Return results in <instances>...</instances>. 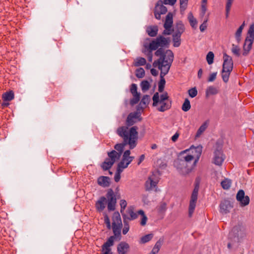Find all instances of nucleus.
<instances>
[{
    "label": "nucleus",
    "instance_id": "f257e3e1",
    "mask_svg": "<svg viewBox=\"0 0 254 254\" xmlns=\"http://www.w3.org/2000/svg\"><path fill=\"white\" fill-rule=\"evenodd\" d=\"M137 129L138 127L136 126H133L129 129L127 127L125 126H122L117 128L116 133L123 139V142L116 144L114 148L120 155L123 152L126 145H128L130 149L136 147L138 139Z\"/></svg>",
    "mask_w": 254,
    "mask_h": 254
},
{
    "label": "nucleus",
    "instance_id": "f03ea898",
    "mask_svg": "<svg viewBox=\"0 0 254 254\" xmlns=\"http://www.w3.org/2000/svg\"><path fill=\"white\" fill-rule=\"evenodd\" d=\"M180 157L175 161V165L181 175L189 174L196 165V164H194V156L190 152L183 155L181 152Z\"/></svg>",
    "mask_w": 254,
    "mask_h": 254
},
{
    "label": "nucleus",
    "instance_id": "7ed1b4c3",
    "mask_svg": "<svg viewBox=\"0 0 254 254\" xmlns=\"http://www.w3.org/2000/svg\"><path fill=\"white\" fill-rule=\"evenodd\" d=\"M173 60V53L170 50H167L163 57L154 62L153 66L155 67H158L160 70L169 72Z\"/></svg>",
    "mask_w": 254,
    "mask_h": 254
},
{
    "label": "nucleus",
    "instance_id": "20e7f679",
    "mask_svg": "<svg viewBox=\"0 0 254 254\" xmlns=\"http://www.w3.org/2000/svg\"><path fill=\"white\" fill-rule=\"evenodd\" d=\"M171 40L169 37L166 38L163 35H159L156 39H153L146 47L150 51H155L158 48H168Z\"/></svg>",
    "mask_w": 254,
    "mask_h": 254
},
{
    "label": "nucleus",
    "instance_id": "39448f33",
    "mask_svg": "<svg viewBox=\"0 0 254 254\" xmlns=\"http://www.w3.org/2000/svg\"><path fill=\"white\" fill-rule=\"evenodd\" d=\"M254 40V24L250 25L248 31L247 36L245 39L243 46V55L246 56L249 53L252 49V45Z\"/></svg>",
    "mask_w": 254,
    "mask_h": 254
},
{
    "label": "nucleus",
    "instance_id": "423d86ee",
    "mask_svg": "<svg viewBox=\"0 0 254 254\" xmlns=\"http://www.w3.org/2000/svg\"><path fill=\"white\" fill-rule=\"evenodd\" d=\"M199 182L196 180L195 183V187L193 190L192 193L191 195V198L190 202L189 208V217H191L194 210L195 207L196 202L197 199V195L199 190Z\"/></svg>",
    "mask_w": 254,
    "mask_h": 254
},
{
    "label": "nucleus",
    "instance_id": "0eeeda50",
    "mask_svg": "<svg viewBox=\"0 0 254 254\" xmlns=\"http://www.w3.org/2000/svg\"><path fill=\"white\" fill-rule=\"evenodd\" d=\"M159 181V173L158 172H153L146 182V188L147 190H152L155 187Z\"/></svg>",
    "mask_w": 254,
    "mask_h": 254
},
{
    "label": "nucleus",
    "instance_id": "6e6552de",
    "mask_svg": "<svg viewBox=\"0 0 254 254\" xmlns=\"http://www.w3.org/2000/svg\"><path fill=\"white\" fill-rule=\"evenodd\" d=\"M107 198L108 199V209L109 211H113L115 209L117 199L114 192L112 189H110L107 193Z\"/></svg>",
    "mask_w": 254,
    "mask_h": 254
},
{
    "label": "nucleus",
    "instance_id": "1a4fd4ad",
    "mask_svg": "<svg viewBox=\"0 0 254 254\" xmlns=\"http://www.w3.org/2000/svg\"><path fill=\"white\" fill-rule=\"evenodd\" d=\"M187 152H190L191 154L193 155L195 158L194 160V164H196L201 155L202 152V147L198 146L196 147H191L190 149H187L182 151V154L184 155Z\"/></svg>",
    "mask_w": 254,
    "mask_h": 254
},
{
    "label": "nucleus",
    "instance_id": "9d476101",
    "mask_svg": "<svg viewBox=\"0 0 254 254\" xmlns=\"http://www.w3.org/2000/svg\"><path fill=\"white\" fill-rule=\"evenodd\" d=\"M225 158L220 148L215 149L214 152L213 163L217 166H221Z\"/></svg>",
    "mask_w": 254,
    "mask_h": 254
},
{
    "label": "nucleus",
    "instance_id": "9b49d317",
    "mask_svg": "<svg viewBox=\"0 0 254 254\" xmlns=\"http://www.w3.org/2000/svg\"><path fill=\"white\" fill-rule=\"evenodd\" d=\"M123 219H126L127 221L133 220L138 217V213L134 211V208L132 206H130L127 208L126 212L122 213Z\"/></svg>",
    "mask_w": 254,
    "mask_h": 254
},
{
    "label": "nucleus",
    "instance_id": "f8f14e48",
    "mask_svg": "<svg viewBox=\"0 0 254 254\" xmlns=\"http://www.w3.org/2000/svg\"><path fill=\"white\" fill-rule=\"evenodd\" d=\"M115 239V236L110 237L106 242L102 245V252L103 253L101 254H112L110 247L114 245Z\"/></svg>",
    "mask_w": 254,
    "mask_h": 254
},
{
    "label": "nucleus",
    "instance_id": "ddd939ff",
    "mask_svg": "<svg viewBox=\"0 0 254 254\" xmlns=\"http://www.w3.org/2000/svg\"><path fill=\"white\" fill-rule=\"evenodd\" d=\"M236 199L240 202L241 206H246L248 205L250 202L249 197L245 195V192L242 190H239L237 192Z\"/></svg>",
    "mask_w": 254,
    "mask_h": 254
},
{
    "label": "nucleus",
    "instance_id": "4468645a",
    "mask_svg": "<svg viewBox=\"0 0 254 254\" xmlns=\"http://www.w3.org/2000/svg\"><path fill=\"white\" fill-rule=\"evenodd\" d=\"M238 227H234L231 231L229 233V238L231 240V242L228 243V248L230 249L235 243L238 242L239 241V235L238 234Z\"/></svg>",
    "mask_w": 254,
    "mask_h": 254
},
{
    "label": "nucleus",
    "instance_id": "2eb2a0df",
    "mask_svg": "<svg viewBox=\"0 0 254 254\" xmlns=\"http://www.w3.org/2000/svg\"><path fill=\"white\" fill-rule=\"evenodd\" d=\"M233 207V202L229 200H224L220 204V212L223 214L230 212Z\"/></svg>",
    "mask_w": 254,
    "mask_h": 254
},
{
    "label": "nucleus",
    "instance_id": "dca6fc26",
    "mask_svg": "<svg viewBox=\"0 0 254 254\" xmlns=\"http://www.w3.org/2000/svg\"><path fill=\"white\" fill-rule=\"evenodd\" d=\"M223 60L224 62L222 68L223 71H225V70L232 71L233 67V63L231 57L224 53L223 55Z\"/></svg>",
    "mask_w": 254,
    "mask_h": 254
},
{
    "label": "nucleus",
    "instance_id": "f3484780",
    "mask_svg": "<svg viewBox=\"0 0 254 254\" xmlns=\"http://www.w3.org/2000/svg\"><path fill=\"white\" fill-rule=\"evenodd\" d=\"M168 94L167 92L163 93L161 95L160 99H159V95L158 92H156L153 96V106H156L158 103H163L165 102L166 100H167L168 98Z\"/></svg>",
    "mask_w": 254,
    "mask_h": 254
},
{
    "label": "nucleus",
    "instance_id": "a211bd4d",
    "mask_svg": "<svg viewBox=\"0 0 254 254\" xmlns=\"http://www.w3.org/2000/svg\"><path fill=\"white\" fill-rule=\"evenodd\" d=\"M139 117V115L137 112H133L130 113L127 119L126 125L127 127L131 126L136 123V120Z\"/></svg>",
    "mask_w": 254,
    "mask_h": 254
},
{
    "label": "nucleus",
    "instance_id": "6ab92c4d",
    "mask_svg": "<svg viewBox=\"0 0 254 254\" xmlns=\"http://www.w3.org/2000/svg\"><path fill=\"white\" fill-rule=\"evenodd\" d=\"M107 202V198L104 196H102L96 203V208L99 211H102L105 208Z\"/></svg>",
    "mask_w": 254,
    "mask_h": 254
},
{
    "label": "nucleus",
    "instance_id": "aec40b11",
    "mask_svg": "<svg viewBox=\"0 0 254 254\" xmlns=\"http://www.w3.org/2000/svg\"><path fill=\"white\" fill-rule=\"evenodd\" d=\"M129 248V245L125 242H121L117 247L119 254H126Z\"/></svg>",
    "mask_w": 254,
    "mask_h": 254
},
{
    "label": "nucleus",
    "instance_id": "412c9836",
    "mask_svg": "<svg viewBox=\"0 0 254 254\" xmlns=\"http://www.w3.org/2000/svg\"><path fill=\"white\" fill-rule=\"evenodd\" d=\"M168 72L165 71L161 70L160 72V80L159 82L158 86V91L160 92H162L164 90L166 81L165 78H164V76H165Z\"/></svg>",
    "mask_w": 254,
    "mask_h": 254
},
{
    "label": "nucleus",
    "instance_id": "4be33fe9",
    "mask_svg": "<svg viewBox=\"0 0 254 254\" xmlns=\"http://www.w3.org/2000/svg\"><path fill=\"white\" fill-rule=\"evenodd\" d=\"M173 29L174 33L182 35L185 31V27L182 21H178Z\"/></svg>",
    "mask_w": 254,
    "mask_h": 254
},
{
    "label": "nucleus",
    "instance_id": "5701e85b",
    "mask_svg": "<svg viewBox=\"0 0 254 254\" xmlns=\"http://www.w3.org/2000/svg\"><path fill=\"white\" fill-rule=\"evenodd\" d=\"M158 31V27L157 25L149 26L146 29V32L150 37L157 36Z\"/></svg>",
    "mask_w": 254,
    "mask_h": 254
},
{
    "label": "nucleus",
    "instance_id": "b1692460",
    "mask_svg": "<svg viewBox=\"0 0 254 254\" xmlns=\"http://www.w3.org/2000/svg\"><path fill=\"white\" fill-rule=\"evenodd\" d=\"M110 178L108 177L101 176L98 179V184L103 187L110 186Z\"/></svg>",
    "mask_w": 254,
    "mask_h": 254
},
{
    "label": "nucleus",
    "instance_id": "393cba45",
    "mask_svg": "<svg viewBox=\"0 0 254 254\" xmlns=\"http://www.w3.org/2000/svg\"><path fill=\"white\" fill-rule=\"evenodd\" d=\"M108 155L109 157L108 159H110V161H111V162H113L114 164L116 161L120 159L121 156V155L115 150H112V151L108 152Z\"/></svg>",
    "mask_w": 254,
    "mask_h": 254
},
{
    "label": "nucleus",
    "instance_id": "a878e982",
    "mask_svg": "<svg viewBox=\"0 0 254 254\" xmlns=\"http://www.w3.org/2000/svg\"><path fill=\"white\" fill-rule=\"evenodd\" d=\"M173 23V14L171 12H169L166 17L163 26L164 27L172 28Z\"/></svg>",
    "mask_w": 254,
    "mask_h": 254
},
{
    "label": "nucleus",
    "instance_id": "bb28decb",
    "mask_svg": "<svg viewBox=\"0 0 254 254\" xmlns=\"http://www.w3.org/2000/svg\"><path fill=\"white\" fill-rule=\"evenodd\" d=\"M150 101V96L147 95H144L139 103V106L141 109L146 108Z\"/></svg>",
    "mask_w": 254,
    "mask_h": 254
},
{
    "label": "nucleus",
    "instance_id": "cd10ccee",
    "mask_svg": "<svg viewBox=\"0 0 254 254\" xmlns=\"http://www.w3.org/2000/svg\"><path fill=\"white\" fill-rule=\"evenodd\" d=\"M112 225H121L122 224V220L120 213L118 212L114 213L112 218Z\"/></svg>",
    "mask_w": 254,
    "mask_h": 254
},
{
    "label": "nucleus",
    "instance_id": "c85d7f7f",
    "mask_svg": "<svg viewBox=\"0 0 254 254\" xmlns=\"http://www.w3.org/2000/svg\"><path fill=\"white\" fill-rule=\"evenodd\" d=\"M218 93V89L213 86H210L206 90V97L210 95H216Z\"/></svg>",
    "mask_w": 254,
    "mask_h": 254
},
{
    "label": "nucleus",
    "instance_id": "c756f323",
    "mask_svg": "<svg viewBox=\"0 0 254 254\" xmlns=\"http://www.w3.org/2000/svg\"><path fill=\"white\" fill-rule=\"evenodd\" d=\"M182 35L174 33L172 35L173 46L175 47H178L181 45V37Z\"/></svg>",
    "mask_w": 254,
    "mask_h": 254
},
{
    "label": "nucleus",
    "instance_id": "7c9ffc66",
    "mask_svg": "<svg viewBox=\"0 0 254 254\" xmlns=\"http://www.w3.org/2000/svg\"><path fill=\"white\" fill-rule=\"evenodd\" d=\"M188 19L192 28H196L197 21L191 12L188 14Z\"/></svg>",
    "mask_w": 254,
    "mask_h": 254
},
{
    "label": "nucleus",
    "instance_id": "2f4dec72",
    "mask_svg": "<svg viewBox=\"0 0 254 254\" xmlns=\"http://www.w3.org/2000/svg\"><path fill=\"white\" fill-rule=\"evenodd\" d=\"M113 164L114 163L113 162H111V161H110V159L106 158L101 165V167L103 170L106 171L111 168Z\"/></svg>",
    "mask_w": 254,
    "mask_h": 254
},
{
    "label": "nucleus",
    "instance_id": "473e14b6",
    "mask_svg": "<svg viewBox=\"0 0 254 254\" xmlns=\"http://www.w3.org/2000/svg\"><path fill=\"white\" fill-rule=\"evenodd\" d=\"M245 26V22L239 27L235 33V38L238 43H239L241 40V34L242 31Z\"/></svg>",
    "mask_w": 254,
    "mask_h": 254
},
{
    "label": "nucleus",
    "instance_id": "72a5a7b5",
    "mask_svg": "<svg viewBox=\"0 0 254 254\" xmlns=\"http://www.w3.org/2000/svg\"><path fill=\"white\" fill-rule=\"evenodd\" d=\"M123 224L121 225H112L113 231L115 236H119L121 235V229Z\"/></svg>",
    "mask_w": 254,
    "mask_h": 254
},
{
    "label": "nucleus",
    "instance_id": "f704fd0d",
    "mask_svg": "<svg viewBox=\"0 0 254 254\" xmlns=\"http://www.w3.org/2000/svg\"><path fill=\"white\" fill-rule=\"evenodd\" d=\"M14 98V93L12 91L6 92L2 95V99L5 101H10Z\"/></svg>",
    "mask_w": 254,
    "mask_h": 254
},
{
    "label": "nucleus",
    "instance_id": "c9c22d12",
    "mask_svg": "<svg viewBox=\"0 0 254 254\" xmlns=\"http://www.w3.org/2000/svg\"><path fill=\"white\" fill-rule=\"evenodd\" d=\"M138 215H140L141 216V219L140 221V225L142 226H144L146 224V222L147 220V217L145 215L144 212L142 210H139L137 211Z\"/></svg>",
    "mask_w": 254,
    "mask_h": 254
},
{
    "label": "nucleus",
    "instance_id": "e433bc0d",
    "mask_svg": "<svg viewBox=\"0 0 254 254\" xmlns=\"http://www.w3.org/2000/svg\"><path fill=\"white\" fill-rule=\"evenodd\" d=\"M147 45H148L147 43L144 44V50H143V52L146 54L148 60L149 62H151L152 60V54L153 51H150L148 48L146 47Z\"/></svg>",
    "mask_w": 254,
    "mask_h": 254
},
{
    "label": "nucleus",
    "instance_id": "4c0bfd02",
    "mask_svg": "<svg viewBox=\"0 0 254 254\" xmlns=\"http://www.w3.org/2000/svg\"><path fill=\"white\" fill-rule=\"evenodd\" d=\"M146 60L144 58L139 57L136 58L134 61V65L135 66L144 65L146 64Z\"/></svg>",
    "mask_w": 254,
    "mask_h": 254
},
{
    "label": "nucleus",
    "instance_id": "58836bf2",
    "mask_svg": "<svg viewBox=\"0 0 254 254\" xmlns=\"http://www.w3.org/2000/svg\"><path fill=\"white\" fill-rule=\"evenodd\" d=\"M231 181L228 179H225L221 183L222 187L224 190L229 189L231 187Z\"/></svg>",
    "mask_w": 254,
    "mask_h": 254
},
{
    "label": "nucleus",
    "instance_id": "ea45409f",
    "mask_svg": "<svg viewBox=\"0 0 254 254\" xmlns=\"http://www.w3.org/2000/svg\"><path fill=\"white\" fill-rule=\"evenodd\" d=\"M133 98L130 100V104L131 105H134L137 104L140 100V93L138 92L136 94H132Z\"/></svg>",
    "mask_w": 254,
    "mask_h": 254
},
{
    "label": "nucleus",
    "instance_id": "a19ab883",
    "mask_svg": "<svg viewBox=\"0 0 254 254\" xmlns=\"http://www.w3.org/2000/svg\"><path fill=\"white\" fill-rule=\"evenodd\" d=\"M160 103L162 104L160 107L158 109V110L160 112H164L171 108V103H168L165 102Z\"/></svg>",
    "mask_w": 254,
    "mask_h": 254
},
{
    "label": "nucleus",
    "instance_id": "79ce46f5",
    "mask_svg": "<svg viewBox=\"0 0 254 254\" xmlns=\"http://www.w3.org/2000/svg\"><path fill=\"white\" fill-rule=\"evenodd\" d=\"M191 106L189 100L186 98L182 105V109L184 112H187L190 109Z\"/></svg>",
    "mask_w": 254,
    "mask_h": 254
},
{
    "label": "nucleus",
    "instance_id": "37998d69",
    "mask_svg": "<svg viewBox=\"0 0 254 254\" xmlns=\"http://www.w3.org/2000/svg\"><path fill=\"white\" fill-rule=\"evenodd\" d=\"M207 128L206 123H203L198 128L195 135V137H199Z\"/></svg>",
    "mask_w": 254,
    "mask_h": 254
},
{
    "label": "nucleus",
    "instance_id": "c03bdc74",
    "mask_svg": "<svg viewBox=\"0 0 254 254\" xmlns=\"http://www.w3.org/2000/svg\"><path fill=\"white\" fill-rule=\"evenodd\" d=\"M153 235L149 234L142 237L140 239V243L142 244L146 243L150 241L153 238Z\"/></svg>",
    "mask_w": 254,
    "mask_h": 254
},
{
    "label": "nucleus",
    "instance_id": "a18cd8bd",
    "mask_svg": "<svg viewBox=\"0 0 254 254\" xmlns=\"http://www.w3.org/2000/svg\"><path fill=\"white\" fill-rule=\"evenodd\" d=\"M231 72V71H229L228 70H225V71H223V69H222V77L224 82L226 83L228 82Z\"/></svg>",
    "mask_w": 254,
    "mask_h": 254
},
{
    "label": "nucleus",
    "instance_id": "49530a36",
    "mask_svg": "<svg viewBox=\"0 0 254 254\" xmlns=\"http://www.w3.org/2000/svg\"><path fill=\"white\" fill-rule=\"evenodd\" d=\"M140 86L143 92L146 91L149 89L150 87V83L147 80L142 81L141 83Z\"/></svg>",
    "mask_w": 254,
    "mask_h": 254
},
{
    "label": "nucleus",
    "instance_id": "de8ad7c7",
    "mask_svg": "<svg viewBox=\"0 0 254 254\" xmlns=\"http://www.w3.org/2000/svg\"><path fill=\"white\" fill-rule=\"evenodd\" d=\"M155 8L157 9L162 14H164L167 12V8L162 4L159 5L157 3Z\"/></svg>",
    "mask_w": 254,
    "mask_h": 254
},
{
    "label": "nucleus",
    "instance_id": "09e8293b",
    "mask_svg": "<svg viewBox=\"0 0 254 254\" xmlns=\"http://www.w3.org/2000/svg\"><path fill=\"white\" fill-rule=\"evenodd\" d=\"M231 51L233 54L237 57H239L240 55V49L239 46L233 44L232 45Z\"/></svg>",
    "mask_w": 254,
    "mask_h": 254
},
{
    "label": "nucleus",
    "instance_id": "8fccbe9b",
    "mask_svg": "<svg viewBox=\"0 0 254 254\" xmlns=\"http://www.w3.org/2000/svg\"><path fill=\"white\" fill-rule=\"evenodd\" d=\"M214 55L212 52H209L206 56V61L208 64L213 63Z\"/></svg>",
    "mask_w": 254,
    "mask_h": 254
},
{
    "label": "nucleus",
    "instance_id": "3c124183",
    "mask_svg": "<svg viewBox=\"0 0 254 254\" xmlns=\"http://www.w3.org/2000/svg\"><path fill=\"white\" fill-rule=\"evenodd\" d=\"M125 159L122 158L121 161L118 164L117 169L119 170V172H123L124 169L127 168L126 166Z\"/></svg>",
    "mask_w": 254,
    "mask_h": 254
},
{
    "label": "nucleus",
    "instance_id": "603ef678",
    "mask_svg": "<svg viewBox=\"0 0 254 254\" xmlns=\"http://www.w3.org/2000/svg\"><path fill=\"white\" fill-rule=\"evenodd\" d=\"M145 71L143 68H139L136 70L135 75L137 77L141 78L144 77Z\"/></svg>",
    "mask_w": 254,
    "mask_h": 254
},
{
    "label": "nucleus",
    "instance_id": "864d4df0",
    "mask_svg": "<svg viewBox=\"0 0 254 254\" xmlns=\"http://www.w3.org/2000/svg\"><path fill=\"white\" fill-rule=\"evenodd\" d=\"M156 50V51L155 52V55L157 57H160V58L163 57L166 54V51H165L162 48H158Z\"/></svg>",
    "mask_w": 254,
    "mask_h": 254
},
{
    "label": "nucleus",
    "instance_id": "5fc2aeb1",
    "mask_svg": "<svg viewBox=\"0 0 254 254\" xmlns=\"http://www.w3.org/2000/svg\"><path fill=\"white\" fill-rule=\"evenodd\" d=\"M124 227L123 230V234L126 235L129 231V222L127 221L125 219L123 220Z\"/></svg>",
    "mask_w": 254,
    "mask_h": 254
},
{
    "label": "nucleus",
    "instance_id": "6e6d98bb",
    "mask_svg": "<svg viewBox=\"0 0 254 254\" xmlns=\"http://www.w3.org/2000/svg\"><path fill=\"white\" fill-rule=\"evenodd\" d=\"M188 0H180L181 11H184L187 7Z\"/></svg>",
    "mask_w": 254,
    "mask_h": 254
},
{
    "label": "nucleus",
    "instance_id": "4d7b16f0",
    "mask_svg": "<svg viewBox=\"0 0 254 254\" xmlns=\"http://www.w3.org/2000/svg\"><path fill=\"white\" fill-rule=\"evenodd\" d=\"M188 93L191 98L195 97L197 94V91L195 87L192 88L189 90Z\"/></svg>",
    "mask_w": 254,
    "mask_h": 254
},
{
    "label": "nucleus",
    "instance_id": "13d9d810",
    "mask_svg": "<svg viewBox=\"0 0 254 254\" xmlns=\"http://www.w3.org/2000/svg\"><path fill=\"white\" fill-rule=\"evenodd\" d=\"M165 30L162 32V35H170L173 32H174V29L173 28L164 27Z\"/></svg>",
    "mask_w": 254,
    "mask_h": 254
},
{
    "label": "nucleus",
    "instance_id": "bf43d9fd",
    "mask_svg": "<svg viewBox=\"0 0 254 254\" xmlns=\"http://www.w3.org/2000/svg\"><path fill=\"white\" fill-rule=\"evenodd\" d=\"M165 202H161L158 206V210L159 212H163L166 211L167 207Z\"/></svg>",
    "mask_w": 254,
    "mask_h": 254
},
{
    "label": "nucleus",
    "instance_id": "052dcab7",
    "mask_svg": "<svg viewBox=\"0 0 254 254\" xmlns=\"http://www.w3.org/2000/svg\"><path fill=\"white\" fill-rule=\"evenodd\" d=\"M208 21V18L206 17L203 22L200 25L199 29L201 32H203L207 28V22Z\"/></svg>",
    "mask_w": 254,
    "mask_h": 254
},
{
    "label": "nucleus",
    "instance_id": "680f3d73",
    "mask_svg": "<svg viewBox=\"0 0 254 254\" xmlns=\"http://www.w3.org/2000/svg\"><path fill=\"white\" fill-rule=\"evenodd\" d=\"M137 87L136 84L132 83L130 86V91L132 94H136L138 93L137 91Z\"/></svg>",
    "mask_w": 254,
    "mask_h": 254
},
{
    "label": "nucleus",
    "instance_id": "e2e57ef3",
    "mask_svg": "<svg viewBox=\"0 0 254 254\" xmlns=\"http://www.w3.org/2000/svg\"><path fill=\"white\" fill-rule=\"evenodd\" d=\"M163 238H160L159 240L156 243L154 247L160 250V248L163 244Z\"/></svg>",
    "mask_w": 254,
    "mask_h": 254
},
{
    "label": "nucleus",
    "instance_id": "0e129e2a",
    "mask_svg": "<svg viewBox=\"0 0 254 254\" xmlns=\"http://www.w3.org/2000/svg\"><path fill=\"white\" fill-rule=\"evenodd\" d=\"M104 222L108 229H110L111 227L110 220L107 215H105L104 216Z\"/></svg>",
    "mask_w": 254,
    "mask_h": 254
},
{
    "label": "nucleus",
    "instance_id": "69168bd1",
    "mask_svg": "<svg viewBox=\"0 0 254 254\" xmlns=\"http://www.w3.org/2000/svg\"><path fill=\"white\" fill-rule=\"evenodd\" d=\"M127 202L125 200H121L120 202V205H121V212L122 214V213H124V210L125 209V208L127 206Z\"/></svg>",
    "mask_w": 254,
    "mask_h": 254
},
{
    "label": "nucleus",
    "instance_id": "338daca9",
    "mask_svg": "<svg viewBox=\"0 0 254 254\" xmlns=\"http://www.w3.org/2000/svg\"><path fill=\"white\" fill-rule=\"evenodd\" d=\"M217 72H213L210 74L209 78H208V82H212L216 78Z\"/></svg>",
    "mask_w": 254,
    "mask_h": 254
},
{
    "label": "nucleus",
    "instance_id": "774afa93",
    "mask_svg": "<svg viewBox=\"0 0 254 254\" xmlns=\"http://www.w3.org/2000/svg\"><path fill=\"white\" fill-rule=\"evenodd\" d=\"M122 172H119V170H117V172L115 174L114 179L116 182H118L121 178L120 174Z\"/></svg>",
    "mask_w": 254,
    "mask_h": 254
}]
</instances>
